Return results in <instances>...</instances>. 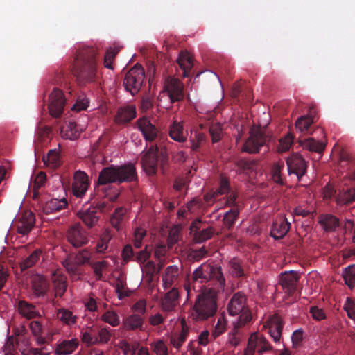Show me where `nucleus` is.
I'll list each match as a JSON object with an SVG mask.
<instances>
[{"label":"nucleus","mask_w":355,"mask_h":355,"mask_svg":"<svg viewBox=\"0 0 355 355\" xmlns=\"http://www.w3.org/2000/svg\"><path fill=\"white\" fill-rule=\"evenodd\" d=\"M116 48H110L107 50L104 56V67L107 69H112V62L116 55L119 52Z\"/></svg>","instance_id":"57"},{"label":"nucleus","mask_w":355,"mask_h":355,"mask_svg":"<svg viewBox=\"0 0 355 355\" xmlns=\"http://www.w3.org/2000/svg\"><path fill=\"white\" fill-rule=\"evenodd\" d=\"M57 318L64 324L69 326L74 324L77 320V316L74 315L71 311L66 309H58L57 311Z\"/></svg>","instance_id":"45"},{"label":"nucleus","mask_w":355,"mask_h":355,"mask_svg":"<svg viewBox=\"0 0 355 355\" xmlns=\"http://www.w3.org/2000/svg\"><path fill=\"white\" fill-rule=\"evenodd\" d=\"M213 288L205 289L196 296L193 305L189 310V316L196 321H202L214 316L218 309L216 297L218 293Z\"/></svg>","instance_id":"3"},{"label":"nucleus","mask_w":355,"mask_h":355,"mask_svg":"<svg viewBox=\"0 0 355 355\" xmlns=\"http://www.w3.org/2000/svg\"><path fill=\"white\" fill-rule=\"evenodd\" d=\"M51 282L55 297H62L67 288L66 277L55 272L52 275Z\"/></svg>","instance_id":"24"},{"label":"nucleus","mask_w":355,"mask_h":355,"mask_svg":"<svg viewBox=\"0 0 355 355\" xmlns=\"http://www.w3.org/2000/svg\"><path fill=\"white\" fill-rule=\"evenodd\" d=\"M68 203L65 198L58 200L51 199L44 206L43 210L46 214L57 213L67 207Z\"/></svg>","instance_id":"29"},{"label":"nucleus","mask_w":355,"mask_h":355,"mask_svg":"<svg viewBox=\"0 0 355 355\" xmlns=\"http://www.w3.org/2000/svg\"><path fill=\"white\" fill-rule=\"evenodd\" d=\"M150 347L156 355H168V347L162 340H157L152 343Z\"/></svg>","instance_id":"53"},{"label":"nucleus","mask_w":355,"mask_h":355,"mask_svg":"<svg viewBox=\"0 0 355 355\" xmlns=\"http://www.w3.org/2000/svg\"><path fill=\"white\" fill-rule=\"evenodd\" d=\"M42 254L40 249H36L31 254L24 259L20 263V269L21 272L35 266L39 261Z\"/></svg>","instance_id":"39"},{"label":"nucleus","mask_w":355,"mask_h":355,"mask_svg":"<svg viewBox=\"0 0 355 355\" xmlns=\"http://www.w3.org/2000/svg\"><path fill=\"white\" fill-rule=\"evenodd\" d=\"M78 345V341L76 339L63 340L57 345L55 353L58 355L71 354L76 349Z\"/></svg>","instance_id":"28"},{"label":"nucleus","mask_w":355,"mask_h":355,"mask_svg":"<svg viewBox=\"0 0 355 355\" xmlns=\"http://www.w3.org/2000/svg\"><path fill=\"white\" fill-rule=\"evenodd\" d=\"M108 266V263L107 261H97L94 263L92 265V268L94 270V272L96 277V280H101L103 277L102 271L104 268H107Z\"/></svg>","instance_id":"61"},{"label":"nucleus","mask_w":355,"mask_h":355,"mask_svg":"<svg viewBox=\"0 0 355 355\" xmlns=\"http://www.w3.org/2000/svg\"><path fill=\"white\" fill-rule=\"evenodd\" d=\"M145 78L144 69L141 65L136 64L126 73L123 80L125 90L132 96L137 94L143 85Z\"/></svg>","instance_id":"6"},{"label":"nucleus","mask_w":355,"mask_h":355,"mask_svg":"<svg viewBox=\"0 0 355 355\" xmlns=\"http://www.w3.org/2000/svg\"><path fill=\"white\" fill-rule=\"evenodd\" d=\"M229 266L230 268V273L233 277H241L244 276V270L242 266V262L240 259L236 258L230 259Z\"/></svg>","instance_id":"47"},{"label":"nucleus","mask_w":355,"mask_h":355,"mask_svg":"<svg viewBox=\"0 0 355 355\" xmlns=\"http://www.w3.org/2000/svg\"><path fill=\"white\" fill-rule=\"evenodd\" d=\"M242 209V205H236L232 207L229 211H227L223 218V222L225 226L228 229H231L236 220H237L240 211Z\"/></svg>","instance_id":"40"},{"label":"nucleus","mask_w":355,"mask_h":355,"mask_svg":"<svg viewBox=\"0 0 355 355\" xmlns=\"http://www.w3.org/2000/svg\"><path fill=\"white\" fill-rule=\"evenodd\" d=\"M163 92L167 93L171 103L181 101L184 98V85L174 77L168 76L165 78Z\"/></svg>","instance_id":"10"},{"label":"nucleus","mask_w":355,"mask_h":355,"mask_svg":"<svg viewBox=\"0 0 355 355\" xmlns=\"http://www.w3.org/2000/svg\"><path fill=\"white\" fill-rule=\"evenodd\" d=\"M226 329V320L224 316L218 318L216 324L215 325L214 329L212 332V336L216 338L221 335Z\"/></svg>","instance_id":"59"},{"label":"nucleus","mask_w":355,"mask_h":355,"mask_svg":"<svg viewBox=\"0 0 355 355\" xmlns=\"http://www.w3.org/2000/svg\"><path fill=\"white\" fill-rule=\"evenodd\" d=\"M99 61L98 49L94 46H85L77 51L73 73L79 85H85L97 79Z\"/></svg>","instance_id":"1"},{"label":"nucleus","mask_w":355,"mask_h":355,"mask_svg":"<svg viewBox=\"0 0 355 355\" xmlns=\"http://www.w3.org/2000/svg\"><path fill=\"white\" fill-rule=\"evenodd\" d=\"M355 200V189H343L336 196V201L338 205L343 206L352 203Z\"/></svg>","instance_id":"41"},{"label":"nucleus","mask_w":355,"mask_h":355,"mask_svg":"<svg viewBox=\"0 0 355 355\" xmlns=\"http://www.w3.org/2000/svg\"><path fill=\"white\" fill-rule=\"evenodd\" d=\"M110 329L109 327L101 328L98 334L97 344H106L107 343L112 336Z\"/></svg>","instance_id":"58"},{"label":"nucleus","mask_w":355,"mask_h":355,"mask_svg":"<svg viewBox=\"0 0 355 355\" xmlns=\"http://www.w3.org/2000/svg\"><path fill=\"white\" fill-rule=\"evenodd\" d=\"M230 192L229 181L223 176L220 178V187L216 191V196L227 194Z\"/></svg>","instance_id":"62"},{"label":"nucleus","mask_w":355,"mask_h":355,"mask_svg":"<svg viewBox=\"0 0 355 355\" xmlns=\"http://www.w3.org/2000/svg\"><path fill=\"white\" fill-rule=\"evenodd\" d=\"M89 187V180L87 174L83 171H76L72 184V191L75 196L82 198Z\"/></svg>","instance_id":"17"},{"label":"nucleus","mask_w":355,"mask_h":355,"mask_svg":"<svg viewBox=\"0 0 355 355\" xmlns=\"http://www.w3.org/2000/svg\"><path fill=\"white\" fill-rule=\"evenodd\" d=\"M136 116V111L134 107H127L119 109L115 116L117 123H125L132 120Z\"/></svg>","instance_id":"36"},{"label":"nucleus","mask_w":355,"mask_h":355,"mask_svg":"<svg viewBox=\"0 0 355 355\" xmlns=\"http://www.w3.org/2000/svg\"><path fill=\"white\" fill-rule=\"evenodd\" d=\"M288 173L289 175H295L298 181L306 174L307 163L302 155L294 153L286 159Z\"/></svg>","instance_id":"11"},{"label":"nucleus","mask_w":355,"mask_h":355,"mask_svg":"<svg viewBox=\"0 0 355 355\" xmlns=\"http://www.w3.org/2000/svg\"><path fill=\"white\" fill-rule=\"evenodd\" d=\"M284 168V163L279 161L273 164L271 168V175L272 180L280 185L285 184V179L283 177L282 171Z\"/></svg>","instance_id":"43"},{"label":"nucleus","mask_w":355,"mask_h":355,"mask_svg":"<svg viewBox=\"0 0 355 355\" xmlns=\"http://www.w3.org/2000/svg\"><path fill=\"white\" fill-rule=\"evenodd\" d=\"M83 128L79 127L75 122L65 121L61 127V136L65 139L75 140L77 139Z\"/></svg>","instance_id":"20"},{"label":"nucleus","mask_w":355,"mask_h":355,"mask_svg":"<svg viewBox=\"0 0 355 355\" xmlns=\"http://www.w3.org/2000/svg\"><path fill=\"white\" fill-rule=\"evenodd\" d=\"M189 332V330L188 327L186 325L185 322L182 321L181 331L170 336L169 340L171 345L178 350L182 347V344L187 340Z\"/></svg>","instance_id":"26"},{"label":"nucleus","mask_w":355,"mask_h":355,"mask_svg":"<svg viewBox=\"0 0 355 355\" xmlns=\"http://www.w3.org/2000/svg\"><path fill=\"white\" fill-rule=\"evenodd\" d=\"M145 235V230L139 228L135 230L134 236V245L135 248H139L141 246L142 240Z\"/></svg>","instance_id":"64"},{"label":"nucleus","mask_w":355,"mask_h":355,"mask_svg":"<svg viewBox=\"0 0 355 355\" xmlns=\"http://www.w3.org/2000/svg\"><path fill=\"white\" fill-rule=\"evenodd\" d=\"M125 213L126 209L125 208L118 207L110 217V223L117 231L121 230L123 227Z\"/></svg>","instance_id":"42"},{"label":"nucleus","mask_w":355,"mask_h":355,"mask_svg":"<svg viewBox=\"0 0 355 355\" xmlns=\"http://www.w3.org/2000/svg\"><path fill=\"white\" fill-rule=\"evenodd\" d=\"M101 320L104 322L108 323L113 327H117L120 324V318L113 310L105 311L101 315Z\"/></svg>","instance_id":"50"},{"label":"nucleus","mask_w":355,"mask_h":355,"mask_svg":"<svg viewBox=\"0 0 355 355\" xmlns=\"http://www.w3.org/2000/svg\"><path fill=\"white\" fill-rule=\"evenodd\" d=\"M206 139V135L203 132L198 130L191 132L189 137L191 150L193 152L199 151L201 146L205 144Z\"/></svg>","instance_id":"34"},{"label":"nucleus","mask_w":355,"mask_h":355,"mask_svg":"<svg viewBox=\"0 0 355 355\" xmlns=\"http://www.w3.org/2000/svg\"><path fill=\"white\" fill-rule=\"evenodd\" d=\"M35 224V216L32 212H24L20 218L15 222L19 234L26 235L31 232Z\"/></svg>","instance_id":"19"},{"label":"nucleus","mask_w":355,"mask_h":355,"mask_svg":"<svg viewBox=\"0 0 355 355\" xmlns=\"http://www.w3.org/2000/svg\"><path fill=\"white\" fill-rule=\"evenodd\" d=\"M79 263H78L75 260H66L64 263V266L65 267L67 271L71 275H78L79 274Z\"/></svg>","instance_id":"63"},{"label":"nucleus","mask_w":355,"mask_h":355,"mask_svg":"<svg viewBox=\"0 0 355 355\" xmlns=\"http://www.w3.org/2000/svg\"><path fill=\"white\" fill-rule=\"evenodd\" d=\"M284 324L279 317H273L269 324V334L273 338L274 342H279Z\"/></svg>","instance_id":"30"},{"label":"nucleus","mask_w":355,"mask_h":355,"mask_svg":"<svg viewBox=\"0 0 355 355\" xmlns=\"http://www.w3.org/2000/svg\"><path fill=\"white\" fill-rule=\"evenodd\" d=\"M227 311L231 315H239L236 322L248 323L252 320V314L246 306V297L241 292H237L230 299L227 304Z\"/></svg>","instance_id":"5"},{"label":"nucleus","mask_w":355,"mask_h":355,"mask_svg":"<svg viewBox=\"0 0 355 355\" xmlns=\"http://www.w3.org/2000/svg\"><path fill=\"white\" fill-rule=\"evenodd\" d=\"M141 164L147 175H153L156 174L158 166V147L157 145L150 146L142 157Z\"/></svg>","instance_id":"13"},{"label":"nucleus","mask_w":355,"mask_h":355,"mask_svg":"<svg viewBox=\"0 0 355 355\" xmlns=\"http://www.w3.org/2000/svg\"><path fill=\"white\" fill-rule=\"evenodd\" d=\"M192 283L207 284L205 289L213 288L216 291H224L225 279L220 266L202 264L193 272Z\"/></svg>","instance_id":"4"},{"label":"nucleus","mask_w":355,"mask_h":355,"mask_svg":"<svg viewBox=\"0 0 355 355\" xmlns=\"http://www.w3.org/2000/svg\"><path fill=\"white\" fill-rule=\"evenodd\" d=\"M246 323L241 322H234L233 328L228 335V341L232 346H237L241 340L243 334L241 329L245 325Z\"/></svg>","instance_id":"35"},{"label":"nucleus","mask_w":355,"mask_h":355,"mask_svg":"<svg viewBox=\"0 0 355 355\" xmlns=\"http://www.w3.org/2000/svg\"><path fill=\"white\" fill-rule=\"evenodd\" d=\"M256 164V161L246 159H239L236 163L239 170L243 173L253 170Z\"/></svg>","instance_id":"54"},{"label":"nucleus","mask_w":355,"mask_h":355,"mask_svg":"<svg viewBox=\"0 0 355 355\" xmlns=\"http://www.w3.org/2000/svg\"><path fill=\"white\" fill-rule=\"evenodd\" d=\"M17 310L23 317L27 319H33L40 316L36 306L24 300L19 301Z\"/></svg>","instance_id":"23"},{"label":"nucleus","mask_w":355,"mask_h":355,"mask_svg":"<svg viewBox=\"0 0 355 355\" xmlns=\"http://www.w3.org/2000/svg\"><path fill=\"white\" fill-rule=\"evenodd\" d=\"M112 235L109 230H105L100 236L96 243V252L98 253H105L108 248L110 241Z\"/></svg>","instance_id":"44"},{"label":"nucleus","mask_w":355,"mask_h":355,"mask_svg":"<svg viewBox=\"0 0 355 355\" xmlns=\"http://www.w3.org/2000/svg\"><path fill=\"white\" fill-rule=\"evenodd\" d=\"M30 329L33 335L36 338L37 343L38 345H43L46 343V339L44 338L42 334V324L38 321H32L29 324Z\"/></svg>","instance_id":"46"},{"label":"nucleus","mask_w":355,"mask_h":355,"mask_svg":"<svg viewBox=\"0 0 355 355\" xmlns=\"http://www.w3.org/2000/svg\"><path fill=\"white\" fill-rule=\"evenodd\" d=\"M314 123V116L312 110L308 115L300 117L295 122L296 128L302 133H311L310 127Z\"/></svg>","instance_id":"33"},{"label":"nucleus","mask_w":355,"mask_h":355,"mask_svg":"<svg viewBox=\"0 0 355 355\" xmlns=\"http://www.w3.org/2000/svg\"><path fill=\"white\" fill-rule=\"evenodd\" d=\"M91 256V252L88 249L85 248L79 251L76 254L74 259L78 263H79V265L81 266L89 263Z\"/></svg>","instance_id":"56"},{"label":"nucleus","mask_w":355,"mask_h":355,"mask_svg":"<svg viewBox=\"0 0 355 355\" xmlns=\"http://www.w3.org/2000/svg\"><path fill=\"white\" fill-rule=\"evenodd\" d=\"M300 275L296 271H286L281 274L279 283L283 289L289 295H293L297 291Z\"/></svg>","instance_id":"16"},{"label":"nucleus","mask_w":355,"mask_h":355,"mask_svg":"<svg viewBox=\"0 0 355 355\" xmlns=\"http://www.w3.org/2000/svg\"><path fill=\"white\" fill-rule=\"evenodd\" d=\"M266 135L264 130L259 127H253L250 131V136L242 147V151L249 154L259 152L260 148L266 144Z\"/></svg>","instance_id":"8"},{"label":"nucleus","mask_w":355,"mask_h":355,"mask_svg":"<svg viewBox=\"0 0 355 355\" xmlns=\"http://www.w3.org/2000/svg\"><path fill=\"white\" fill-rule=\"evenodd\" d=\"M291 223L286 218L279 219L273 223L270 235L275 240L282 239L289 231Z\"/></svg>","instance_id":"21"},{"label":"nucleus","mask_w":355,"mask_h":355,"mask_svg":"<svg viewBox=\"0 0 355 355\" xmlns=\"http://www.w3.org/2000/svg\"><path fill=\"white\" fill-rule=\"evenodd\" d=\"M209 131L213 143L218 142L221 139L223 128L220 123L212 124L209 127Z\"/></svg>","instance_id":"55"},{"label":"nucleus","mask_w":355,"mask_h":355,"mask_svg":"<svg viewBox=\"0 0 355 355\" xmlns=\"http://www.w3.org/2000/svg\"><path fill=\"white\" fill-rule=\"evenodd\" d=\"M179 276V268L177 266H169L166 270L162 277L163 284L165 288L172 286L174 282Z\"/></svg>","instance_id":"38"},{"label":"nucleus","mask_w":355,"mask_h":355,"mask_svg":"<svg viewBox=\"0 0 355 355\" xmlns=\"http://www.w3.org/2000/svg\"><path fill=\"white\" fill-rule=\"evenodd\" d=\"M77 216L88 229H92L98 225L101 214L97 207H90L79 210Z\"/></svg>","instance_id":"15"},{"label":"nucleus","mask_w":355,"mask_h":355,"mask_svg":"<svg viewBox=\"0 0 355 355\" xmlns=\"http://www.w3.org/2000/svg\"><path fill=\"white\" fill-rule=\"evenodd\" d=\"M168 135L173 140L180 143L187 140V134L184 130L182 122L174 121L169 126Z\"/></svg>","instance_id":"25"},{"label":"nucleus","mask_w":355,"mask_h":355,"mask_svg":"<svg viewBox=\"0 0 355 355\" xmlns=\"http://www.w3.org/2000/svg\"><path fill=\"white\" fill-rule=\"evenodd\" d=\"M43 160L46 165L54 168L60 165V155L56 150H50Z\"/></svg>","instance_id":"48"},{"label":"nucleus","mask_w":355,"mask_h":355,"mask_svg":"<svg viewBox=\"0 0 355 355\" xmlns=\"http://www.w3.org/2000/svg\"><path fill=\"white\" fill-rule=\"evenodd\" d=\"M16 348L23 355L28 354L29 352L31 351V342L29 335L24 337H17V338H16Z\"/></svg>","instance_id":"49"},{"label":"nucleus","mask_w":355,"mask_h":355,"mask_svg":"<svg viewBox=\"0 0 355 355\" xmlns=\"http://www.w3.org/2000/svg\"><path fill=\"white\" fill-rule=\"evenodd\" d=\"M67 241L74 248H78L89 243V235L80 223H76L68 227L66 233Z\"/></svg>","instance_id":"9"},{"label":"nucleus","mask_w":355,"mask_h":355,"mask_svg":"<svg viewBox=\"0 0 355 355\" xmlns=\"http://www.w3.org/2000/svg\"><path fill=\"white\" fill-rule=\"evenodd\" d=\"M66 99L62 92L55 88L49 96L48 109L50 114L55 117H60L64 111Z\"/></svg>","instance_id":"12"},{"label":"nucleus","mask_w":355,"mask_h":355,"mask_svg":"<svg viewBox=\"0 0 355 355\" xmlns=\"http://www.w3.org/2000/svg\"><path fill=\"white\" fill-rule=\"evenodd\" d=\"M272 349V345L263 334L253 332L248 338L247 346L244 349V355H263L265 352Z\"/></svg>","instance_id":"7"},{"label":"nucleus","mask_w":355,"mask_h":355,"mask_svg":"<svg viewBox=\"0 0 355 355\" xmlns=\"http://www.w3.org/2000/svg\"><path fill=\"white\" fill-rule=\"evenodd\" d=\"M214 234V230L211 227L199 230L194 233L193 240L196 243H202L212 237Z\"/></svg>","instance_id":"51"},{"label":"nucleus","mask_w":355,"mask_h":355,"mask_svg":"<svg viewBox=\"0 0 355 355\" xmlns=\"http://www.w3.org/2000/svg\"><path fill=\"white\" fill-rule=\"evenodd\" d=\"M123 326L127 331H142L144 330V319L138 314H132L124 320Z\"/></svg>","instance_id":"27"},{"label":"nucleus","mask_w":355,"mask_h":355,"mask_svg":"<svg viewBox=\"0 0 355 355\" xmlns=\"http://www.w3.org/2000/svg\"><path fill=\"white\" fill-rule=\"evenodd\" d=\"M293 137L288 133L284 138L279 139V150L281 152L287 151L293 144Z\"/></svg>","instance_id":"60"},{"label":"nucleus","mask_w":355,"mask_h":355,"mask_svg":"<svg viewBox=\"0 0 355 355\" xmlns=\"http://www.w3.org/2000/svg\"><path fill=\"white\" fill-rule=\"evenodd\" d=\"M178 297L179 293L175 288H172L170 291L166 293L162 299V310L166 312L173 311L177 306Z\"/></svg>","instance_id":"22"},{"label":"nucleus","mask_w":355,"mask_h":355,"mask_svg":"<svg viewBox=\"0 0 355 355\" xmlns=\"http://www.w3.org/2000/svg\"><path fill=\"white\" fill-rule=\"evenodd\" d=\"M138 128L145 140L148 142L156 141L160 134L159 130L146 117L139 119L137 121Z\"/></svg>","instance_id":"14"},{"label":"nucleus","mask_w":355,"mask_h":355,"mask_svg":"<svg viewBox=\"0 0 355 355\" xmlns=\"http://www.w3.org/2000/svg\"><path fill=\"white\" fill-rule=\"evenodd\" d=\"M31 284L33 294L36 297H43L46 295L49 289V285L43 275L33 274L31 277Z\"/></svg>","instance_id":"18"},{"label":"nucleus","mask_w":355,"mask_h":355,"mask_svg":"<svg viewBox=\"0 0 355 355\" xmlns=\"http://www.w3.org/2000/svg\"><path fill=\"white\" fill-rule=\"evenodd\" d=\"M343 277L345 284L352 288L355 286V266H349L347 267L343 273Z\"/></svg>","instance_id":"52"},{"label":"nucleus","mask_w":355,"mask_h":355,"mask_svg":"<svg viewBox=\"0 0 355 355\" xmlns=\"http://www.w3.org/2000/svg\"><path fill=\"white\" fill-rule=\"evenodd\" d=\"M177 62L183 70L184 76H189V71L193 67V59L187 51H181L177 59Z\"/></svg>","instance_id":"37"},{"label":"nucleus","mask_w":355,"mask_h":355,"mask_svg":"<svg viewBox=\"0 0 355 355\" xmlns=\"http://www.w3.org/2000/svg\"><path fill=\"white\" fill-rule=\"evenodd\" d=\"M300 143L303 148L318 153L323 152L326 146L325 143L318 141L312 137L301 139Z\"/></svg>","instance_id":"31"},{"label":"nucleus","mask_w":355,"mask_h":355,"mask_svg":"<svg viewBox=\"0 0 355 355\" xmlns=\"http://www.w3.org/2000/svg\"><path fill=\"white\" fill-rule=\"evenodd\" d=\"M137 180V175L134 164L111 165L103 168L101 171L98 178L97 186L98 190L105 192L110 188V184H119Z\"/></svg>","instance_id":"2"},{"label":"nucleus","mask_w":355,"mask_h":355,"mask_svg":"<svg viewBox=\"0 0 355 355\" xmlns=\"http://www.w3.org/2000/svg\"><path fill=\"white\" fill-rule=\"evenodd\" d=\"M319 223L325 231L332 232L339 226V219L332 214H323L319 217Z\"/></svg>","instance_id":"32"}]
</instances>
